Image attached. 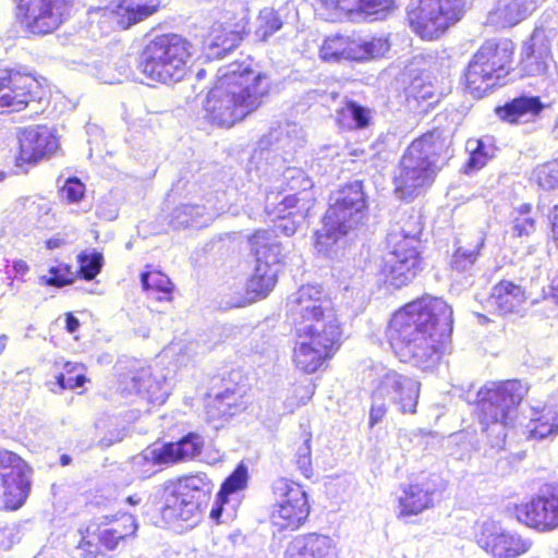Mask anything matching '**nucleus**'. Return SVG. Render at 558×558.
Segmentation results:
<instances>
[{
  "label": "nucleus",
  "mask_w": 558,
  "mask_h": 558,
  "mask_svg": "<svg viewBox=\"0 0 558 558\" xmlns=\"http://www.w3.org/2000/svg\"><path fill=\"white\" fill-rule=\"evenodd\" d=\"M452 332V310L437 298H422L393 314L387 337L397 354L428 371L439 362L440 345Z\"/></svg>",
  "instance_id": "nucleus-1"
},
{
  "label": "nucleus",
  "mask_w": 558,
  "mask_h": 558,
  "mask_svg": "<svg viewBox=\"0 0 558 558\" xmlns=\"http://www.w3.org/2000/svg\"><path fill=\"white\" fill-rule=\"evenodd\" d=\"M296 337L293 362L306 374L317 372L338 349L340 324L331 299L318 286H302L288 301Z\"/></svg>",
  "instance_id": "nucleus-2"
},
{
  "label": "nucleus",
  "mask_w": 558,
  "mask_h": 558,
  "mask_svg": "<svg viewBox=\"0 0 558 558\" xmlns=\"http://www.w3.org/2000/svg\"><path fill=\"white\" fill-rule=\"evenodd\" d=\"M269 89L270 78L266 73L236 62L221 66L204 105L207 118L211 123L231 128L256 111Z\"/></svg>",
  "instance_id": "nucleus-3"
},
{
  "label": "nucleus",
  "mask_w": 558,
  "mask_h": 558,
  "mask_svg": "<svg viewBox=\"0 0 558 558\" xmlns=\"http://www.w3.org/2000/svg\"><path fill=\"white\" fill-rule=\"evenodd\" d=\"M450 157V143L437 130L413 141L395 172L396 196L412 202L424 194L433 184L437 171Z\"/></svg>",
  "instance_id": "nucleus-4"
},
{
  "label": "nucleus",
  "mask_w": 558,
  "mask_h": 558,
  "mask_svg": "<svg viewBox=\"0 0 558 558\" xmlns=\"http://www.w3.org/2000/svg\"><path fill=\"white\" fill-rule=\"evenodd\" d=\"M527 390L520 380L489 381L478 390V420L493 448L505 446L507 429Z\"/></svg>",
  "instance_id": "nucleus-5"
},
{
  "label": "nucleus",
  "mask_w": 558,
  "mask_h": 558,
  "mask_svg": "<svg viewBox=\"0 0 558 558\" xmlns=\"http://www.w3.org/2000/svg\"><path fill=\"white\" fill-rule=\"evenodd\" d=\"M366 217L367 203L363 183L355 180L330 197L323 228L316 232L315 248L327 255L341 236L363 225Z\"/></svg>",
  "instance_id": "nucleus-6"
},
{
  "label": "nucleus",
  "mask_w": 558,
  "mask_h": 558,
  "mask_svg": "<svg viewBox=\"0 0 558 558\" xmlns=\"http://www.w3.org/2000/svg\"><path fill=\"white\" fill-rule=\"evenodd\" d=\"M191 45L181 36L155 37L138 56L137 69L149 81L173 84L182 81L189 70Z\"/></svg>",
  "instance_id": "nucleus-7"
},
{
  "label": "nucleus",
  "mask_w": 558,
  "mask_h": 558,
  "mask_svg": "<svg viewBox=\"0 0 558 558\" xmlns=\"http://www.w3.org/2000/svg\"><path fill=\"white\" fill-rule=\"evenodd\" d=\"M214 489L205 473H196L169 481L163 488L162 519L167 522L196 523L207 506Z\"/></svg>",
  "instance_id": "nucleus-8"
},
{
  "label": "nucleus",
  "mask_w": 558,
  "mask_h": 558,
  "mask_svg": "<svg viewBox=\"0 0 558 558\" xmlns=\"http://www.w3.org/2000/svg\"><path fill=\"white\" fill-rule=\"evenodd\" d=\"M421 231L422 227L415 222L412 230H391L387 235L389 252L384 257L383 272L396 288L411 282L422 269L418 252Z\"/></svg>",
  "instance_id": "nucleus-9"
},
{
  "label": "nucleus",
  "mask_w": 558,
  "mask_h": 558,
  "mask_svg": "<svg viewBox=\"0 0 558 558\" xmlns=\"http://www.w3.org/2000/svg\"><path fill=\"white\" fill-rule=\"evenodd\" d=\"M512 59L509 43L496 44L486 41L473 56L469 63L465 81L470 92L482 97L496 86L508 73L506 68Z\"/></svg>",
  "instance_id": "nucleus-10"
},
{
  "label": "nucleus",
  "mask_w": 558,
  "mask_h": 558,
  "mask_svg": "<svg viewBox=\"0 0 558 558\" xmlns=\"http://www.w3.org/2000/svg\"><path fill=\"white\" fill-rule=\"evenodd\" d=\"M463 13V0H418L408 10V20L417 35L434 39L460 21Z\"/></svg>",
  "instance_id": "nucleus-11"
},
{
  "label": "nucleus",
  "mask_w": 558,
  "mask_h": 558,
  "mask_svg": "<svg viewBox=\"0 0 558 558\" xmlns=\"http://www.w3.org/2000/svg\"><path fill=\"white\" fill-rule=\"evenodd\" d=\"M313 186L312 179L303 169L289 167L277 179L274 190L266 194V207L280 213L298 208L303 219L314 204Z\"/></svg>",
  "instance_id": "nucleus-12"
},
{
  "label": "nucleus",
  "mask_w": 558,
  "mask_h": 558,
  "mask_svg": "<svg viewBox=\"0 0 558 558\" xmlns=\"http://www.w3.org/2000/svg\"><path fill=\"white\" fill-rule=\"evenodd\" d=\"M29 470L17 454L0 451V497L5 508H20L29 493Z\"/></svg>",
  "instance_id": "nucleus-13"
},
{
  "label": "nucleus",
  "mask_w": 558,
  "mask_h": 558,
  "mask_svg": "<svg viewBox=\"0 0 558 558\" xmlns=\"http://www.w3.org/2000/svg\"><path fill=\"white\" fill-rule=\"evenodd\" d=\"M71 8L72 0H20L19 13L31 33L45 35L66 19Z\"/></svg>",
  "instance_id": "nucleus-14"
},
{
  "label": "nucleus",
  "mask_w": 558,
  "mask_h": 558,
  "mask_svg": "<svg viewBox=\"0 0 558 558\" xmlns=\"http://www.w3.org/2000/svg\"><path fill=\"white\" fill-rule=\"evenodd\" d=\"M274 492L280 498L274 512L275 523L284 529H298L310 514L306 493L300 485L283 478L275 483Z\"/></svg>",
  "instance_id": "nucleus-15"
},
{
  "label": "nucleus",
  "mask_w": 558,
  "mask_h": 558,
  "mask_svg": "<svg viewBox=\"0 0 558 558\" xmlns=\"http://www.w3.org/2000/svg\"><path fill=\"white\" fill-rule=\"evenodd\" d=\"M377 397H384L398 405L402 413H415L420 396V383L393 369L381 368L374 389Z\"/></svg>",
  "instance_id": "nucleus-16"
},
{
  "label": "nucleus",
  "mask_w": 558,
  "mask_h": 558,
  "mask_svg": "<svg viewBox=\"0 0 558 558\" xmlns=\"http://www.w3.org/2000/svg\"><path fill=\"white\" fill-rule=\"evenodd\" d=\"M526 525L539 531L550 532L558 529V483L545 485L520 510Z\"/></svg>",
  "instance_id": "nucleus-17"
},
{
  "label": "nucleus",
  "mask_w": 558,
  "mask_h": 558,
  "mask_svg": "<svg viewBox=\"0 0 558 558\" xmlns=\"http://www.w3.org/2000/svg\"><path fill=\"white\" fill-rule=\"evenodd\" d=\"M34 88L38 84L31 75L19 71L0 70V107L21 111L35 101Z\"/></svg>",
  "instance_id": "nucleus-18"
},
{
  "label": "nucleus",
  "mask_w": 558,
  "mask_h": 558,
  "mask_svg": "<svg viewBox=\"0 0 558 558\" xmlns=\"http://www.w3.org/2000/svg\"><path fill=\"white\" fill-rule=\"evenodd\" d=\"M204 447V438L196 433H189L175 442H167L160 447L148 448L134 459L135 464L151 461L154 464L178 463L199 456Z\"/></svg>",
  "instance_id": "nucleus-19"
},
{
  "label": "nucleus",
  "mask_w": 558,
  "mask_h": 558,
  "mask_svg": "<svg viewBox=\"0 0 558 558\" xmlns=\"http://www.w3.org/2000/svg\"><path fill=\"white\" fill-rule=\"evenodd\" d=\"M494 529L493 524H484L481 535L477 536L478 546L494 558H519L532 548L531 538L515 532L495 533Z\"/></svg>",
  "instance_id": "nucleus-20"
},
{
  "label": "nucleus",
  "mask_w": 558,
  "mask_h": 558,
  "mask_svg": "<svg viewBox=\"0 0 558 558\" xmlns=\"http://www.w3.org/2000/svg\"><path fill=\"white\" fill-rule=\"evenodd\" d=\"M20 156L24 162H37L49 157L59 148L54 130L46 125H34L22 130L19 134Z\"/></svg>",
  "instance_id": "nucleus-21"
},
{
  "label": "nucleus",
  "mask_w": 558,
  "mask_h": 558,
  "mask_svg": "<svg viewBox=\"0 0 558 558\" xmlns=\"http://www.w3.org/2000/svg\"><path fill=\"white\" fill-rule=\"evenodd\" d=\"M521 71L527 76L545 75L553 63L550 44L542 24L532 33L522 48Z\"/></svg>",
  "instance_id": "nucleus-22"
},
{
  "label": "nucleus",
  "mask_w": 558,
  "mask_h": 558,
  "mask_svg": "<svg viewBox=\"0 0 558 558\" xmlns=\"http://www.w3.org/2000/svg\"><path fill=\"white\" fill-rule=\"evenodd\" d=\"M484 246L485 234L482 231L473 230L459 233L454 239L449 263L451 270L472 275Z\"/></svg>",
  "instance_id": "nucleus-23"
},
{
  "label": "nucleus",
  "mask_w": 558,
  "mask_h": 558,
  "mask_svg": "<svg viewBox=\"0 0 558 558\" xmlns=\"http://www.w3.org/2000/svg\"><path fill=\"white\" fill-rule=\"evenodd\" d=\"M121 385L128 393L141 395L153 403H163L168 397L165 383L154 378L149 367L130 372L123 377Z\"/></svg>",
  "instance_id": "nucleus-24"
},
{
  "label": "nucleus",
  "mask_w": 558,
  "mask_h": 558,
  "mask_svg": "<svg viewBox=\"0 0 558 558\" xmlns=\"http://www.w3.org/2000/svg\"><path fill=\"white\" fill-rule=\"evenodd\" d=\"M284 558H336L335 545L326 535H300L288 544Z\"/></svg>",
  "instance_id": "nucleus-25"
},
{
  "label": "nucleus",
  "mask_w": 558,
  "mask_h": 558,
  "mask_svg": "<svg viewBox=\"0 0 558 558\" xmlns=\"http://www.w3.org/2000/svg\"><path fill=\"white\" fill-rule=\"evenodd\" d=\"M251 250L255 255L256 265H265L268 268H278L284 262L286 253L283 244L274 235V232L257 230L248 240Z\"/></svg>",
  "instance_id": "nucleus-26"
},
{
  "label": "nucleus",
  "mask_w": 558,
  "mask_h": 558,
  "mask_svg": "<svg viewBox=\"0 0 558 558\" xmlns=\"http://www.w3.org/2000/svg\"><path fill=\"white\" fill-rule=\"evenodd\" d=\"M526 301L524 290L511 281L497 283L487 299V306L499 315L519 313Z\"/></svg>",
  "instance_id": "nucleus-27"
},
{
  "label": "nucleus",
  "mask_w": 558,
  "mask_h": 558,
  "mask_svg": "<svg viewBox=\"0 0 558 558\" xmlns=\"http://www.w3.org/2000/svg\"><path fill=\"white\" fill-rule=\"evenodd\" d=\"M330 11H339L347 15L357 14L381 20L393 8L395 0H320Z\"/></svg>",
  "instance_id": "nucleus-28"
},
{
  "label": "nucleus",
  "mask_w": 558,
  "mask_h": 558,
  "mask_svg": "<svg viewBox=\"0 0 558 558\" xmlns=\"http://www.w3.org/2000/svg\"><path fill=\"white\" fill-rule=\"evenodd\" d=\"M544 109V105L537 96H520L507 102L504 107H498L496 113L498 117L509 123H524L538 116Z\"/></svg>",
  "instance_id": "nucleus-29"
},
{
  "label": "nucleus",
  "mask_w": 558,
  "mask_h": 558,
  "mask_svg": "<svg viewBox=\"0 0 558 558\" xmlns=\"http://www.w3.org/2000/svg\"><path fill=\"white\" fill-rule=\"evenodd\" d=\"M373 119V109L352 99H345L341 107L336 110V121L342 130H365L371 126Z\"/></svg>",
  "instance_id": "nucleus-30"
},
{
  "label": "nucleus",
  "mask_w": 558,
  "mask_h": 558,
  "mask_svg": "<svg viewBox=\"0 0 558 558\" xmlns=\"http://www.w3.org/2000/svg\"><path fill=\"white\" fill-rule=\"evenodd\" d=\"M219 210L214 206L183 204L174 208L171 222L174 227H203L218 216Z\"/></svg>",
  "instance_id": "nucleus-31"
},
{
  "label": "nucleus",
  "mask_w": 558,
  "mask_h": 558,
  "mask_svg": "<svg viewBox=\"0 0 558 558\" xmlns=\"http://www.w3.org/2000/svg\"><path fill=\"white\" fill-rule=\"evenodd\" d=\"M301 129L295 124L279 125L271 129L260 141L263 147H271L275 151L282 150L287 155L293 154L302 146L303 140L299 135Z\"/></svg>",
  "instance_id": "nucleus-32"
},
{
  "label": "nucleus",
  "mask_w": 558,
  "mask_h": 558,
  "mask_svg": "<svg viewBox=\"0 0 558 558\" xmlns=\"http://www.w3.org/2000/svg\"><path fill=\"white\" fill-rule=\"evenodd\" d=\"M137 530V524L133 515L129 513L121 514L118 519L100 529L99 542L109 550H113L120 541L133 536Z\"/></svg>",
  "instance_id": "nucleus-33"
},
{
  "label": "nucleus",
  "mask_w": 558,
  "mask_h": 558,
  "mask_svg": "<svg viewBox=\"0 0 558 558\" xmlns=\"http://www.w3.org/2000/svg\"><path fill=\"white\" fill-rule=\"evenodd\" d=\"M527 439L543 440L558 434V409L545 408L538 417L531 418L525 426Z\"/></svg>",
  "instance_id": "nucleus-34"
},
{
  "label": "nucleus",
  "mask_w": 558,
  "mask_h": 558,
  "mask_svg": "<svg viewBox=\"0 0 558 558\" xmlns=\"http://www.w3.org/2000/svg\"><path fill=\"white\" fill-rule=\"evenodd\" d=\"M401 514L414 515L432 505V492L422 485H410L400 497Z\"/></svg>",
  "instance_id": "nucleus-35"
},
{
  "label": "nucleus",
  "mask_w": 558,
  "mask_h": 558,
  "mask_svg": "<svg viewBox=\"0 0 558 558\" xmlns=\"http://www.w3.org/2000/svg\"><path fill=\"white\" fill-rule=\"evenodd\" d=\"M279 268H268L265 265H255L254 272L247 281V293L253 298H265L277 282Z\"/></svg>",
  "instance_id": "nucleus-36"
},
{
  "label": "nucleus",
  "mask_w": 558,
  "mask_h": 558,
  "mask_svg": "<svg viewBox=\"0 0 558 558\" xmlns=\"http://www.w3.org/2000/svg\"><path fill=\"white\" fill-rule=\"evenodd\" d=\"M247 481V470L243 465L238 466L234 472L223 482L220 492L217 495V507L210 511L213 519H218L221 514L222 506L228 501L229 495L243 489Z\"/></svg>",
  "instance_id": "nucleus-37"
},
{
  "label": "nucleus",
  "mask_w": 558,
  "mask_h": 558,
  "mask_svg": "<svg viewBox=\"0 0 558 558\" xmlns=\"http://www.w3.org/2000/svg\"><path fill=\"white\" fill-rule=\"evenodd\" d=\"M143 289L148 293L156 294L158 301H170L173 284L170 279L160 271H147L141 275Z\"/></svg>",
  "instance_id": "nucleus-38"
},
{
  "label": "nucleus",
  "mask_w": 558,
  "mask_h": 558,
  "mask_svg": "<svg viewBox=\"0 0 558 558\" xmlns=\"http://www.w3.org/2000/svg\"><path fill=\"white\" fill-rule=\"evenodd\" d=\"M283 22L280 14L272 8H264L256 19L254 35L260 41L268 40L275 33L281 29Z\"/></svg>",
  "instance_id": "nucleus-39"
},
{
  "label": "nucleus",
  "mask_w": 558,
  "mask_h": 558,
  "mask_svg": "<svg viewBox=\"0 0 558 558\" xmlns=\"http://www.w3.org/2000/svg\"><path fill=\"white\" fill-rule=\"evenodd\" d=\"M466 150L470 153L468 168L472 170L484 167L492 156V147L484 140H469L466 142Z\"/></svg>",
  "instance_id": "nucleus-40"
},
{
  "label": "nucleus",
  "mask_w": 558,
  "mask_h": 558,
  "mask_svg": "<svg viewBox=\"0 0 558 558\" xmlns=\"http://www.w3.org/2000/svg\"><path fill=\"white\" fill-rule=\"evenodd\" d=\"M535 231V219L531 213V206L524 204L518 209V215L512 220L511 232L513 236H530Z\"/></svg>",
  "instance_id": "nucleus-41"
},
{
  "label": "nucleus",
  "mask_w": 558,
  "mask_h": 558,
  "mask_svg": "<svg viewBox=\"0 0 558 558\" xmlns=\"http://www.w3.org/2000/svg\"><path fill=\"white\" fill-rule=\"evenodd\" d=\"M347 36L327 38L320 47V58L328 62L344 60L347 50Z\"/></svg>",
  "instance_id": "nucleus-42"
},
{
  "label": "nucleus",
  "mask_w": 558,
  "mask_h": 558,
  "mask_svg": "<svg viewBox=\"0 0 558 558\" xmlns=\"http://www.w3.org/2000/svg\"><path fill=\"white\" fill-rule=\"evenodd\" d=\"M265 210L267 211L268 216L271 217L274 221H276L274 228L269 229V231L274 232V235L278 238V232L283 233L287 236H290L295 233L298 229L296 222L294 220H290L289 217L299 216L300 218H302L300 214H298V210L295 213H292L291 209H288L287 211L280 213L269 210L266 206Z\"/></svg>",
  "instance_id": "nucleus-43"
},
{
  "label": "nucleus",
  "mask_w": 558,
  "mask_h": 558,
  "mask_svg": "<svg viewBox=\"0 0 558 558\" xmlns=\"http://www.w3.org/2000/svg\"><path fill=\"white\" fill-rule=\"evenodd\" d=\"M533 175L544 190L558 189V159L537 166Z\"/></svg>",
  "instance_id": "nucleus-44"
},
{
  "label": "nucleus",
  "mask_w": 558,
  "mask_h": 558,
  "mask_svg": "<svg viewBox=\"0 0 558 558\" xmlns=\"http://www.w3.org/2000/svg\"><path fill=\"white\" fill-rule=\"evenodd\" d=\"M311 434L304 432L303 433V441L298 447L295 452V463L298 465V469L301 471V473L306 477L310 478L313 474L312 469V449H311Z\"/></svg>",
  "instance_id": "nucleus-45"
},
{
  "label": "nucleus",
  "mask_w": 558,
  "mask_h": 558,
  "mask_svg": "<svg viewBox=\"0 0 558 558\" xmlns=\"http://www.w3.org/2000/svg\"><path fill=\"white\" fill-rule=\"evenodd\" d=\"M238 10L239 20L234 23V28L231 31V38L221 43L223 50L232 49L242 39L241 34L245 32L247 25V8L242 2L234 3Z\"/></svg>",
  "instance_id": "nucleus-46"
},
{
  "label": "nucleus",
  "mask_w": 558,
  "mask_h": 558,
  "mask_svg": "<svg viewBox=\"0 0 558 558\" xmlns=\"http://www.w3.org/2000/svg\"><path fill=\"white\" fill-rule=\"evenodd\" d=\"M102 255L100 253H92L80 256V272L86 280L94 279L101 270Z\"/></svg>",
  "instance_id": "nucleus-47"
},
{
  "label": "nucleus",
  "mask_w": 558,
  "mask_h": 558,
  "mask_svg": "<svg viewBox=\"0 0 558 558\" xmlns=\"http://www.w3.org/2000/svg\"><path fill=\"white\" fill-rule=\"evenodd\" d=\"M363 46L365 47L366 60L384 57L390 49V44L385 37L363 38Z\"/></svg>",
  "instance_id": "nucleus-48"
},
{
  "label": "nucleus",
  "mask_w": 558,
  "mask_h": 558,
  "mask_svg": "<svg viewBox=\"0 0 558 558\" xmlns=\"http://www.w3.org/2000/svg\"><path fill=\"white\" fill-rule=\"evenodd\" d=\"M21 539L20 525L0 522V549L8 550Z\"/></svg>",
  "instance_id": "nucleus-49"
},
{
  "label": "nucleus",
  "mask_w": 558,
  "mask_h": 558,
  "mask_svg": "<svg viewBox=\"0 0 558 558\" xmlns=\"http://www.w3.org/2000/svg\"><path fill=\"white\" fill-rule=\"evenodd\" d=\"M66 272V267H50L49 275L41 276L39 280L43 284L46 286L63 287L71 283L72 281L71 279L65 278Z\"/></svg>",
  "instance_id": "nucleus-50"
},
{
  "label": "nucleus",
  "mask_w": 558,
  "mask_h": 558,
  "mask_svg": "<svg viewBox=\"0 0 558 558\" xmlns=\"http://www.w3.org/2000/svg\"><path fill=\"white\" fill-rule=\"evenodd\" d=\"M387 400L384 397H377L376 391L372 395V407L369 411V426L373 427L379 423L387 412Z\"/></svg>",
  "instance_id": "nucleus-51"
},
{
  "label": "nucleus",
  "mask_w": 558,
  "mask_h": 558,
  "mask_svg": "<svg viewBox=\"0 0 558 558\" xmlns=\"http://www.w3.org/2000/svg\"><path fill=\"white\" fill-rule=\"evenodd\" d=\"M61 192L69 202L75 203L83 197L85 186L78 179L71 178L66 180Z\"/></svg>",
  "instance_id": "nucleus-52"
},
{
  "label": "nucleus",
  "mask_w": 558,
  "mask_h": 558,
  "mask_svg": "<svg viewBox=\"0 0 558 558\" xmlns=\"http://www.w3.org/2000/svg\"><path fill=\"white\" fill-rule=\"evenodd\" d=\"M365 47L363 46V38H350L347 40V50L344 60L363 61L366 60Z\"/></svg>",
  "instance_id": "nucleus-53"
},
{
  "label": "nucleus",
  "mask_w": 558,
  "mask_h": 558,
  "mask_svg": "<svg viewBox=\"0 0 558 558\" xmlns=\"http://www.w3.org/2000/svg\"><path fill=\"white\" fill-rule=\"evenodd\" d=\"M56 379L61 390L82 387L86 381V378L82 373H76L75 375H65L60 373L56 376Z\"/></svg>",
  "instance_id": "nucleus-54"
},
{
  "label": "nucleus",
  "mask_w": 558,
  "mask_h": 558,
  "mask_svg": "<svg viewBox=\"0 0 558 558\" xmlns=\"http://www.w3.org/2000/svg\"><path fill=\"white\" fill-rule=\"evenodd\" d=\"M78 548L83 558H94L99 553V546L89 541H83Z\"/></svg>",
  "instance_id": "nucleus-55"
},
{
  "label": "nucleus",
  "mask_w": 558,
  "mask_h": 558,
  "mask_svg": "<svg viewBox=\"0 0 558 558\" xmlns=\"http://www.w3.org/2000/svg\"><path fill=\"white\" fill-rule=\"evenodd\" d=\"M215 401L218 403L219 408L223 405L231 407L233 403H235L234 392L227 389L225 392L217 393Z\"/></svg>",
  "instance_id": "nucleus-56"
},
{
  "label": "nucleus",
  "mask_w": 558,
  "mask_h": 558,
  "mask_svg": "<svg viewBox=\"0 0 558 558\" xmlns=\"http://www.w3.org/2000/svg\"><path fill=\"white\" fill-rule=\"evenodd\" d=\"M80 327L78 319L72 314L68 313L65 315V329L70 333H74Z\"/></svg>",
  "instance_id": "nucleus-57"
},
{
  "label": "nucleus",
  "mask_w": 558,
  "mask_h": 558,
  "mask_svg": "<svg viewBox=\"0 0 558 558\" xmlns=\"http://www.w3.org/2000/svg\"><path fill=\"white\" fill-rule=\"evenodd\" d=\"M13 269L16 275H25L29 270V267L25 260L17 259L13 262Z\"/></svg>",
  "instance_id": "nucleus-58"
},
{
  "label": "nucleus",
  "mask_w": 558,
  "mask_h": 558,
  "mask_svg": "<svg viewBox=\"0 0 558 558\" xmlns=\"http://www.w3.org/2000/svg\"><path fill=\"white\" fill-rule=\"evenodd\" d=\"M551 295L549 296L558 305V275L551 280Z\"/></svg>",
  "instance_id": "nucleus-59"
},
{
  "label": "nucleus",
  "mask_w": 558,
  "mask_h": 558,
  "mask_svg": "<svg viewBox=\"0 0 558 558\" xmlns=\"http://www.w3.org/2000/svg\"><path fill=\"white\" fill-rule=\"evenodd\" d=\"M122 439H123V434L121 432H118L116 437H110V438L104 437L100 440V442L104 446L109 447V446L113 445L114 442L121 441Z\"/></svg>",
  "instance_id": "nucleus-60"
},
{
  "label": "nucleus",
  "mask_w": 558,
  "mask_h": 558,
  "mask_svg": "<svg viewBox=\"0 0 558 558\" xmlns=\"http://www.w3.org/2000/svg\"><path fill=\"white\" fill-rule=\"evenodd\" d=\"M83 365L72 362H66L64 364V371L68 375H72L73 373H76L77 371H82Z\"/></svg>",
  "instance_id": "nucleus-61"
},
{
  "label": "nucleus",
  "mask_w": 558,
  "mask_h": 558,
  "mask_svg": "<svg viewBox=\"0 0 558 558\" xmlns=\"http://www.w3.org/2000/svg\"><path fill=\"white\" fill-rule=\"evenodd\" d=\"M553 232L558 238V204L554 207L553 211Z\"/></svg>",
  "instance_id": "nucleus-62"
},
{
  "label": "nucleus",
  "mask_w": 558,
  "mask_h": 558,
  "mask_svg": "<svg viewBox=\"0 0 558 558\" xmlns=\"http://www.w3.org/2000/svg\"><path fill=\"white\" fill-rule=\"evenodd\" d=\"M126 501H128L130 505L134 506V505H138V504L141 502V498H140L138 496H135V495H134V496H130V497H128Z\"/></svg>",
  "instance_id": "nucleus-63"
},
{
  "label": "nucleus",
  "mask_w": 558,
  "mask_h": 558,
  "mask_svg": "<svg viewBox=\"0 0 558 558\" xmlns=\"http://www.w3.org/2000/svg\"><path fill=\"white\" fill-rule=\"evenodd\" d=\"M7 336H0V353L3 351V349L5 348V344H7Z\"/></svg>",
  "instance_id": "nucleus-64"
}]
</instances>
